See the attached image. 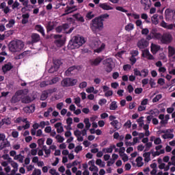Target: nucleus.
<instances>
[{
    "instance_id": "1",
    "label": "nucleus",
    "mask_w": 175,
    "mask_h": 175,
    "mask_svg": "<svg viewBox=\"0 0 175 175\" xmlns=\"http://www.w3.org/2000/svg\"><path fill=\"white\" fill-rule=\"evenodd\" d=\"M151 39H156L157 40H161L163 44H169L172 43L173 37L172 34L169 33H165L163 35L161 33H158V30L155 28L152 29L150 33L146 36V40H151Z\"/></svg>"
},
{
    "instance_id": "2",
    "label": "nucleus",
    "mask_w": 175,
    "mask_h": 175,
    "mask_svg": "<svg viewBox=\"0 0 175 175\" xmlns=\"http://www.w3.org/2000/svg\"><path fill=\"white\" fill-rule=\"evenodd\" d=\"M109 15L108 14H103L98 17H96L92 20V24L90 28L94 33H98L100 31L103 29V22L105 18H109Z\"/></svg>"
},
{
    "instance_id": "3",
    "label": "nucleus",
    "mask_w": 175,
    "mask_h": 175,
    "mask_svg": "<svg viewBox=\"0 0 175 175\" xmlns=\"http://www.w3.org/2000/svg\"><path fill=\"white\" fill-rule=\"evenodd\" d=\"M85 43L84 37L74 36L68 44V48L70 50H75V49H79L81 46H83Z\"/></svg>"
},
{
    "instance_id": "4",
    "label": "nucleus",
    "mask_w": 175,
    "mask_h": 175,
    "mask_svg": "<svg viewBox=\"0 0 175 175\" xmlns=\"http://www.w3.org/2000/svg\"><path fill=\"white\" fill-rule=\"evenodd\" d=\"M8 49L11 53H17L24 49V42L20 40H12L8 44Z\"/></svg>"
},
{
    "instance_id": "5",
    "label": "nucleus",
    "mask_w": 175,
    "mask_h": 175,
    "mask_svg": "<svg viewBox=\"0 0 175 175\" xmlns=\"http://www.w3.org/2000/svg\"><path fill=\"white\" fill-rule=\"evenodd\" d=\"M77 79L68 77L62 81L61 85L62 87H75L77 84Z\"/></svg>"
},
{
    "instance_id": "6",
    "label": "nucleus",
    "mask_w": 175,
    "mask_h": 175,
    "mask_svg": "<svg viewBox=\"0 0 175 175\" xmlns=\"http://www.w3.org/2000/svg\"><path fill=\"white\" fill-rule=\"evenodd\" d=\"M166 21H172L175 20V10L166 9L165 11Z\"/></svg>"
},
{
    "instance_id": "7",
    "label": "nucleus",
    "mask_w": 175,
    "mask_h": 175,
    "mask_svg": "<svg viewBox=\"0 0 175 175\" xmlns=\"http://www.w3.org/2000/svg\"><path fill=\"white\" fill-rule=\"evenodd\" d=\"M103 64H104V65H105L106 72H107L108 73H110V72H111V70H113V66L111 64H113V59L107 58L103 61Z\"/></svg>"
},
{
    "instance_id": "8",
    "label": "nucleus",
    "mask_w": 175,
    "mask_h": 175,
    "mask_svg": "<svg viewBox=\"0 0 175 175\" xmlns=\"http://www.w3.org/2000/svg\"><path fill=\"white\" fill-rule=\"evenodd\" d=\"M36 109V106L35 104H31L29 106H27L23 108V111L26 113L27 114H31V113H33Z\"/></svg>"
},
{
    "instance_id": "9",
    "label": "nucleus",
    "mask_w": 175,
    "mask_h": 175,
    "mask_svg": "<svg viewBox=\"0 0 175 175\" xmlns=\"http://www.w3.org/2000/svg\"><path fill=\"white\" fill-rule=\"evenodd\" d=\"M148 42H147V40L144 39H142L137 42V47L140 50H144V49H146V47H148Z\"/></svg>"
},
{
    "instance_id": "10",
    "label": "nucleus",
    "mask_w": 175,
    "mask_h": 175,
    "mask_svg": "<svg viewBox=\"0 0 175 175\" xmlns=\"http://www.w3.org/2000/svg\"><path fill=\"white\" fill-rule=\"evenodd\" d=\"M80 69V66H72L71 67H69L65 72L66 76H70V75H73V71L75 70H79Z\"/></svg>"
},
{
    "instance_id": "11",
    "label": "nucleus",
    "mask_w": 175,
    "mask_h": 175,
    "mask_svg": "<svg viewBox=\"0 0 175 175\" xmlns=\"http://www.w3.org/2000/svg\"><path fill=\"white\" fill-rule=\"evenodd\" d=\"M69 28V25L67 23L63 24L62 25H59L55 28V31L57 33H61L63 31L64 32Z\"/></svg>"
},
{
    "instance_id": "12",
    "label": "nucleus",
    "mask_w": 175,
    "mask_h": 175,
    "mask_svg": "<svg viewBox=\"0 0 175 175\" xmlns=\"http://www.w3.org/2000/svg\"><path fill=\"white\" fill-rule=\"evenodd\" d=\"M142 57L144 58H147V59H154V56L150 53L148 49L142 50Z\"/></svg>"
},
{
    "instance_id": "13",
    "label": "nucleus",
    "mask_w": 175,
    "mask_h": 175,
    "mask_svg": "<svg viewBox=\"0 0 175 175\" xmlns=\"http://www.w3.org/2000/svg\"><path fill=\"white\" fill-rule=\"evenodd\" d=\"M12 69H13V64H12L10 62L5 64L2 66V70L3 73H8V72H10V70H12Z\"/></svg>"
},
{
    "instance_id": "14",
    "label": "nucleus",
    "mask_w": 175,
    "mask_h": 175,
    "mask_svg": "<svg viewBox=\"0 0 175 175\" xmlns=\"http://www.w3.org/2000/svg\"><path fill=\"white\" fill-rule=\"evenodd\" d=\"M141 5L144 6V10H148L151 8V0H141Z\"/></svg>"
},
{
    "instance_id": "15",
    "label": "nucleus",
    "mask_w": 175,
    "mask_h": 175,
    "mask_svg": "<svg viewBox=\"0 0 175 175\" xmlns=\"http://www.w3.org/2000/svg\"><path fill=\"white\" fill-rule=\"evenodd\" d=\"M159 50H161V46L157 45L154 43L151 44L150 51L152 53L157 54L159 51Z\"/></svg>"
},
{
    "instance_id": "16",
    "label": "nucleus",
    "mask_w": 175,
    "mask_h": 175,
    "mask_svg": "<svg viewBox=\"0 0 175 175\" xmlns=\"http://www.w3.org/2000/svg\"><path fill=\"white\" fill-rule=\"evenodd\" d=\"M102 61H103V58L98 57L93 60H90V65L94 66H98V65H99V64H100Z\"/></svg>"
},
{
    "instance_id": "17",
    "label": "nucleus",
    "mask_w": 175,
    "mask_h": 175,
    "mask_svg": "<svg viewBox=\"0 0 175 175\" xmlns=\"http://www.w3.org/2000/svg\"><path fill=\"white\" fill-rule=\"evenodd\" d=\"M20 100H21V96L20 94H17L16 92L15 95H14L11 98V103L16 104L18 103V102H20Z\"/></svg>"
},
{
    "instance_id": "18",
    "label": "nucleus",
    "mask_w": 175,
    "mask_h": 175,
    "mask_svg": "<svg viewBox=\"0 0 175 175\" xmlns=\"http://www.w3.org/2000/svg\"><path fill=\"white\" fill-rule=\"evenodd\" d=\"M40 42V35L33 33L31 34V43H38Z\"/></svg>"
},
{
    "instance_id": "19",
    "label": "nucleus",
    "mask_w": 175,
    "mask_h": 175,
    "mask_svg": "<svg viewBox=\"0 0 175 175\" xmlns=\"http://www.w3.org/2000/svg\"><path fill=\"white\" fill-rule=\"evenodd\" d=\"M35 29L36 31L41 33L42 36H46V34L44 33V28L42 27V25H36L35 26Z\"/></svg>"
},
{
    "instance_id": "20",
    "label": "nucleus",
    "mask_w": 175,
    "mask_h": 175,
    "mask_svg": "<svg viewBox=\"0 0 175 175\" xmlns=\"http://www.w3.org/2000/svg\"><path fill=\"white\" fill-rule=\"evenodd\" d=\"M54 29V22L49 21L46 25V32H51Z\"/></svg>"
},
{
    "instance_id": "21",
    "label": "nucleus",
    "mask_w": 175,
    "mask_h": 175,
    "mask_svg": "<svg viewBox=\"0 0 175 175\" xmlns=\"http://www.w3.org/2000/svg\"><path fill=\"white\" fill-rule=\"evenodd\" d=\"M173 55H175V48L172 46H168V57L170 58V57H173Z\"/></svg>"
},
{
    "instance_id": "22",
    "label": "nucleus",
    "mask_w": 175,
    "mask_h": 175,
    "mask_svg": "<svg viewBox=\"0 0 175 175\" xmlns=\"http://www.w3.org/2000/svg\"><path fill=\"white\" fill-rule=\"evenodd\" d=\"M72 17H74V18H75V20H77V21H79L80 23H84V21H85L84 17L81 16L80 14H75L72 15Z\"/></svg>"
},
{
    "instance_id": "23",
    "label": "nucleus",
    "mask_w": 175,
    "mask_h": 175,
    "mask_svg": "<svg viewBox=\"0 0 175 175\" xmlns=\"http://www.w3.org/2000/svg\"><path fill=\"white\" fill-rule=\"evenodd\" d=\"M99 6L101 9H103V10H113V8L107 3H100Z\"/></svg>"
},
{
    "instance_id": "24",
    "label": "nucleus",
    "mask_w": 175,
    "mask_h": 175,
    "mask_svg": "<svg viewBox=\"0 0 175 175\" xmlns=\"http://www.w3.org/2000/svg\"><path fill=\"white\" fill-rule=\"evenodd\" d=\"M61 65H62V62L60 59H53V66L56 68V69H59Z\"/></svg>"
},
{
    "instance_id": "25",
    "label": "nucleus",
    "mask_w": 175,
    "mask_h": 175,
    "mask_svg": "<svg viewBox=\"0 0 175 175\" xmlns=\"http://www.w3.org/2000/svg\"><path fill=\"white\" fill-rule=\"evenodd\" d=\"M21 100L22 103H25V104L31 103V102H32V100L31 99V97H29V96H26L23 98H21Z\"/></svg>"
},
{
    "instance_id": "26",
    "label": "nucleus",
    "mask_w": 175,
    "mask_h": 175,
    "mask_svg": "<svg viewBox=\"0 0 175 175\" xmlns=\"http://www.w3.org/2000/svg\"><path fill=\"white\" fill-rule=\"evenodd\" d=\"M55 44L57 47H62V46H64V44H65V40H64L62 39L56 40H55Z\"/></svg>"
},
{
    "instance_id": "27",
    "label": "nucleus",
    "mask_w": 175,
    "mask_h": 175,
    "mask_svg": "<svg viewBox=\"0 0 175 175\" xmlns=\"http://www.w3.org/2000/svg\"><path fill=\"white\" fill-rule=\"evenodd\" d=\"M145 162H150L151 161V152H145L143 154Z\"/></svg>"
},
{
    "instance_id": "28",
    "label": "nucleus",
    "mask_w": 175,
    "mask_h": 175,
    "mask_svg": "<svg viewBox=\"0 0 175 175\" xmlns=\"http://www.w3.org/2000/svg\"><path fill=\"white\" fill-rule=\"evenodd\" d=\"M29 92V90L28 89H24L18 90L16 92L17 95H28V93Z\"/></svg>"
},
{
    "instance_id": "29",
    "label": "nucleus",
    "mask_w": 175,
    "mask_h": 175,
    "mask_svg": "<svg viewBox=\"0 0 175 175\" xmlns=\"http://www.w3.org/2000/svg\"><path fill=\"white\" fill-rule=\"evenodd\" d=\"M47 98H49V93L46 90H44L40 96V100H46Z\"/></svg>"
},
{
    "instance_id": "30",
    "label": "nucleus",
    "mask_w": 175,
    "mask_h": 175,
    "mask_svg": "<svg viewBox=\"0 0 175 175\" xmlns=\"http://www.w3.org/2000/svg\"><path fill=\"white\" fill-rule=\"evenodd\" d=\"M118 124H120V122L117 120H115L111 122V125L113 126L115 129H118V130L120 129V126H118Z\"/></svg>"
},
{
    "instance_id": "31",
    "label": "nucleus",
    "mask_w": 175,
    "mask_h": 175,
    "mask_svg": "<svg viewBox=\"0 0 175 175\" xmlns=\"http://www.w3.org/2000/svg\"><path fill=\"white\" fill-rule=\"evenodd\" d=\"M83 122L85 124V129L88 130L91 128V123L90 122V119L88 118H85Z\"/></svg>"
},
{
    "instance_id": "32",
    "label": "nucleus",
    "mask_w": 175,
    "mask_h": 175,
    "mask_svg": "<svg viewBox=\"0 0 175 175\" xmlns=\"http://www.w3.org/2000/svg\"><path fill=\"white\" fill-rule=\"evenodd\" d=\"M135 28V25L133 23H129L127 25L125 26V30L127 31L128 32L133 30Z\"/></svg>"
},
{
    "instance_id": "33",
    "label": "nucleus",
    "mask_w": 175,
    "mask_h": 175,
    "mask_svg": "<svg viewBox=\"0 0 175 175\" xmlns=\"http://www.w3.org/2000/svg\"><path fill=\"white\" fill-rule=\"evenodd\" d=\"M105 46H106V45H105V44L103 43V44L100 45V47H97L96 49H94V53H102V51H103V50H105Z\"/></svg>"
},
{
    "instance_id": "34",
    "label": "nucleus",
    "mask_w": 175,
    "mask_h": 175,
    "mask_svg": "<svg viewBox=\"0 0 175 175\" xmlns=\"http://www.w3.org/2000/svg\"><path fill=\"white\" fill-rule=\"evenodd\" d=\"M118 105H117V102L113 101L109 107V110H117Z\"/></svg>"
},
{
    "instance_id": "35",
    "label": "nucleus",
    "mask_w": 175,
    "mask_h": 175,
    "mask_svg": "<svg viewBox=\"0 0 175 175\" xmlns=\"http://www.w3.org/2000/svg\"><path fill=\"white\" fill-rule=\"evenodd\" d=\"M58 81H59V78L55 77L48 82L49 83V85H53V84H57V83H58Z\"/></svg>"
},
{
    "instance_id": "36",
    "label": "nucleus",
    "mask_w": 175,
    "mask_h": 175,
    "mask_svg": "<svg viewBox=\"0 0 175 175\" xmlns=\"http://www.w3.org/2000/svg\"><path fill=\"white\" fill-rule=\"evenodd\" d=\"M158 14H154L152 17V24H154V25H157L158 24Z\"/></svg>"
},
{
    "instance_id": "37",
    "label": "nucleus",
    "mask_w": 175,
    "mask_h": 175,
    "mask_svg": "<svg viewBox=\"0 0 175 175\" xmlns=\"http://www.w3.org/2000/svg\"><path fill=\"white\" fill-rule=\"evenodd\" d=\"M142 77H147L148 76V69L144 68L141 70Z\"/></svg>"
},
{
    "instance_id": "38",
    "label": "nucleus",
    "mask_w": 175,
    "mask_h": 175,
    "mask_svg": "<svg viewBox=\"0 0 175 175\" xmlns=\"http://www.w3.org/2000/svg\"><path fill=\"white\" fill-rule=\"evenodd\" d=\"M2 121L4 125H10L12 124V119L10 118L2 119Z\"/></svg>"
},
{
    "instance_id": "39",
    "label": "nucleus",
    "mask_w": 175,
    "mask_h": 175,
    "mask_svg": "<svg viewBox=\"0 0 175 175\" xmlns=\"http://www.w3.org/2000/svg\"><path fill=\"white\" fill-rule=\"evenodd\" d=\"M162 99V94H157L153 99V103H157V102H159Z\"/></svg>"
},
{
    "instance_id": "40",
    "label": "nucleus",
    "mask_w": 175,
    "mask_h": 175,
    "mask_svg": "<svg viewBox=\"0 0 175 175\" xmlns=\"http://www.w3.org/2000/svg\"><path fill=\"white\" fill-rule=\"evenodd\" d=\"M14 24H16V21H14V19H11L9 21L8 24L6 25V27L12 28V27H13V25H14Z\"/></svg>"
},
{
    "instance_id": "41",
    "label": "nucleus",
    "mask_w": 175,
    "mask_h": 175,
    "mask_svg": "<svg viewBox=\"0 0 175 175\" xmlns=\"http://www.w3.org/2000/svg\"><path fill=\"white\" fill-rule=\"evenodd\" d=\"M95 17V14H92V12H89L86 14V18L88 20H92Z\"/></svg>"
},
{
    "instance_id": "42",
    "label": "nucleus",
    "mask_w": 175,
    "mask_h": 175,
    "mask_svg": "<svg viewBox=\"0 0 175 175\" xmlns=\"http://www.w3.org/2000/svg\"><path fill=\"white\" fill-rule=\"evenodd\" d=\"M53 111V107H49L46 111H45L44 113V117H49V116H50V113H51Z\"/></svg>"
},
{
    "instance_id": "43",
    "label": "nucleus",
    "mask_w": 175,
    "mask_h": 175,
    "mask_svg": "<svg viewBox=\"0 0 175 175\" xmlns=\"http://www.w3.org/2000/svg\"><path fill=\"white\" fill-rule=\"evenodd\" d=\"M55 139H57L58 143H63L64 140H65L64 137H62V136H61L59 135H56Z\"/></svg>"
},
{
    "instance_id": "44",
    "label": "nucleus",
    "mask_w": 175,
    "mask_h": 175,
    "mask_svg": "<svg viewBox=\"0 0 175 175\" xmlns=\"http://www.w3.org/2000/svg\"><path fill=\"white\" fill-rule=\"evenodd\" d=\"M47 85H50L49 81H42L40 83V88H44V87H47Z\"/></svg>"
},
{
    "instance_id": "45",
    "label": "nucleus",
    "mask_w": 175,
    "mask_h": 175,
    "mask_svg": "<svg viewBox=\"0 0 175 175\" xmlns=\"http://www.w3.org/2000/svg\"><path fill=\"white\" fill-rule=\"evenodd\" d=\"M133 72L135 76H139V77H142V71L137 70V68H134Z\"/></svg>"
},
{
    "instance_id": "46",
    "label": "nucleus",
    "mask_w": 175,
    "mask_h": 175,
    "mask_svg": "<svg viewBox=\"0 0 175 175\" xmlns=\"http://www.w3.org/2000/svg\"><path fill=\"white\" fill-rule=\"evenodd\" d=\"M66 124L68 126H72V124H73V119L72 118H68L66 120Z\"/></svg>"
},
{
    "instance_id": "47",
    "label": "nucleus",
    "mask_w": 175,
    "mask_h": 175,
    "mask_svg": "<svg viewBox=\"0 0 175 175\" xmlns=\"http://www.w3.org/2000/svg\"><path fill=\"white\" fill-rule=\"evenodd\" d=\"M116 9L119 12H122V13H128V10H125L124 8L121 6H118L116 8Z\"/></svg>"
},
{
    "instance_id": "48",
    "label": "nucleus",
    "mask_w": 175,
    "mask_h": 175,
    "mask_svg": "<svg viewBox=\"0 0 175 175\" xmlns=\"http://www.w3.org/2000/svg\"><path fill=\"white\" fill-rule=\"evenodd\" d=\"M83 150V146H77L75 148V152H76L77 154H79V152H80V151Z\"/></svg>"
},
{
    "instance_id": "49",
    "label": "nucleus",
    "mask_w": 175,
    "mask_h": 175,
    "mask_svg": "<svg viewBox=\"0 0 175 175\" xmlns=\"http://www.w3.org/2000/svg\"><path fill=\"white\" fill-rule=\"evenodd\" d=\"M57 70L58 68H57L54 66H52L49 70V73H54V72H57Z\"/></svg>"
},
{
    "instance_id": "50",
    "label": "nucleus",
    "mask_w": 175,
    "mask_h": 175,
    "mask_svg": "<svg viewBox=\"0 0 175 175\" xmlns=\"http://www.w3.org/2000/svg\"><path fill=\"white\" fill-rule=\"evenodd\" d=\"M45 91L47 92L48 95L49 94H53V92H57V88H54L53 89H48Z\"/></svg>"
},
{
    "instance_id": "51",
    "label": "nucleus",
    "mask_w": 175,
    "mask_h": 175,
    "mask_svg": "<svg viewBox=\"0 0 175 175\" xmlns=\"http://www.w3.org/2000/svg\"><path fill=\"white\" fill-rule=\"evenodd\" d=\"M150 113L152 114V116H155V117H157V116L159 114V110L155 109L153 111H151Z\"/></svg>"
},
{
    "instance_id": "52",
    "label": "nucleus",
    "mask_w": 175,
    "mask_h": 175,
    "mask_svg": "<svg viewBox=\"0 0 175 175\" xmlns=\"http://www.w3.org/2000/svg\"><path fill=\"white\" fill-rule=\"evenodd\" d=\"M80 102H81V99L80 98V97H77L75 98V103L79 107H80Z\"/></svg>"
},
{
    "instance_id": "53",
    "label": "nucleus",
    "mask_w": 175,
    "mask_h": 175,
    "mask_svg": "<svg viewBox=\"0 0 175 175\" xmlns=\"http://www.w3.org/2000/svg\"><path fill=\"white\" fill-rule=\"evenodd\" d=\"M151 147H152V142H147L146 144L145 151H148V150H150V148H151Z\"/></svg>"
},
{
    "instance_id": "54",
    "label": "nucleus",
    "mask_w": 175,
    "mask_h": 175,
    "mask_svg": "<svg viewBox=\"0 0 175 175\" xmlns=\"http://www.w3.org/2000/svg\"><path fill=\"white\" fill-rule=\"evenodd\" d=\"M120 157H122L125 154V148L122 147L119 149Z\"/></svg>"
},
{
    "instance_id": "55",
    "label": "nucleus",
    "mask_w": 175,
    "mask_h": 175,
    "mask_svg": "<svg viewBox=\"0 0 175 175\" xmlns=\"http://www.w3.org/2000/svg\"><path fill=\"white\" fill-rule=\"evenodd\" d=\"M131 57H137L139 55V51L134 50L131 52Z\"/></svg>"
},
{
    "instance_id": "56",
    "label": "nucleus",
    "mask_w": 175,
    "mask_h": 175,
    "mask_svg": "<svg viewBox=\"0 0 175 175\" xmlns=\"http://www.w3.org/2000/svg\"><path fill=\"white\" fill-rule=\"evenodd\" d=\"M100 44V41H94L92 43V46L94 48H98L99 47V45Z\"/></svg>"
},
{
    "instance_id": "57",
    "label": "nucleus",
    "mask_w": 175,
    "mask_h": 175,
    "mask_svg": "<svg viewBox=\"0 0 175 175\" xmlns=\"http://www.w3.org/2000/svg\"><path fill=\"white\" fill-rule=\"evenodd\" d=\"M143 92V88H137L135 89V94H140Z\"/></svg>"
},
{
    "instance_id": "58",
    "label": "nucleus",
    "mask_w": 175,
    "mask_h": 175,
    "mask_svg": "<svg viewBox=\"0 0 175 175\" xmlns=\"http://www.w3.org/2000/svg\"><path fill=\"white\" fill-rule=\"evenodd\" d=\"M20 6V3L18 1H16L12 5V9H16V8H18Z\"/></svg>"
},
{
    "instance_id": "59",
    "label": "nucleus",
    "mask_w": 175,
    "mask_h": 175,
    "mask_svg": "<svg viewBox=\"0 0 175 175\" xmlns=\"http://www.w3.org/2000/svg\"><path fill=\"white\" fill-rule=\"evenodd\" d=\"M88 85V83L86 81H83L79 85V88H85Z\"/></svg>"
},
{
    "instance_id": "60",
    "label": "nucleus",
    "mask_w": 175,
    "mask_h": 175,
    "mask_svg": "<svg viewBox=\"0 0 175 175\" xmlns=\"http://www.w3.org/2000/svg\"><path fill=\"white\" fill-rule=\"evenodd\" d=\"M38 146H43L44 144V138H40L37 142Z\"/></svg>"
},
{
    "instance_id": "61",
    "label": "nucleus",
    "mask_w": 175,
    "mask_h": 175,
    "mask_svg": "<svg viewBox=\"0 0 175 175\" xmlns=\"http://www.w3.org/2000/svg\"><path fill=\"white\" fill-rule=\"evenodd\" d=\"M149 33H150V30H148V29L147 28L142 29V35H148Z\"/></svg>"
},
{
    "instance_id": "62",
    "label": "nucleus",
    "mask_w": 175,
    "mask_h": 175,
    "mask_svg": "<svg viewBox=\"0 0 175 175\" xmlns=\"http://www.w3.org/2000/svg\"><path fill=\"white\" fill-rule=\"evenodd\" d=\"M130 61L131 62V65H135V64H136V57H135V56H131L130 57Z\"/></svg>"
},
{
    "instance_id": "63",
    "label": "nucleus",
    "mask_w": 175,
    "mask_h": 175,
    "mask_svg": "<svg viewBox=\"0 0 175 175\" xmlns=\"http://www.w3.org/2000/svg\"><path fill=\"white\" fill-rule=\"evenodd\" d=\"M74 135L75 136H76V137H79L81 136V131H80L79 130H76L75 131H74Z\"/></svg>"
},
{
    "instance_id": "64",
    "label": "nucleus",
    "mask_w": 175,
    "mask_h": 175,
    "mask_svg": "<svg viewBox=\"0 0 175 175\" xmlns=\"http://www.w3.org/2000/svg\"><path fill=\"white\" fill-rule=\"evenodd\" d=\"M157 83L160 85H163V84H165V80L163 79V78H160V79H158Z\"/></svg>"
}]
</instances>
